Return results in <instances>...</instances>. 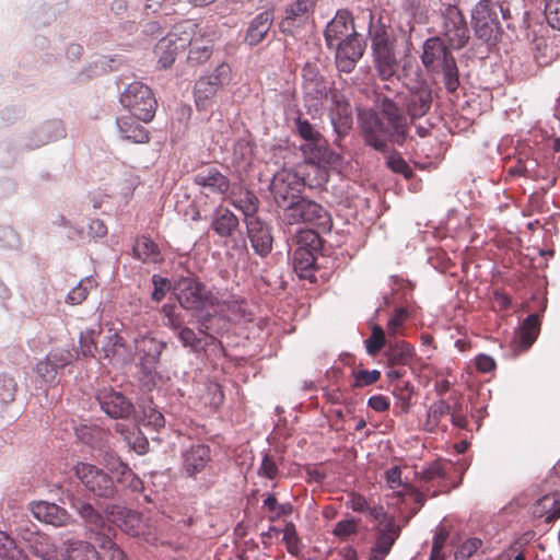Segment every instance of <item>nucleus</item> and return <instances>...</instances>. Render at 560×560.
Segmentation results:
<instances>
[{
  "label": "nucleus",
  "mask_w": 560,
  "mask_h": 560,
  "mask_svg": "<svg viewBox=\"0 0 560 560\" xmlns=\"http://www.w3.org/2000/svg\"><path fill=\"white\" fill-rule=\"evenodd\" d=\"M142 413L141 422L144 427L151 428L155 431L164 428L165 418L154 406L149 405L144 407Z\"/></svg>",
  "instance_id": "nucleus-52"
},
{
  "label": "nucleus",
  "mask_w": 560,
  "mask_h": 560,
  "mask_svg": "<svg viewBox=\"0 0 560 560\" xmlns=\"http://www.w3.org/2000/svg\"><path fill=\"white\" fill-rule=\"evenodd\" d=\"M100 560H128L124 550L113 542L108 537L102 539L100 544Z\"/></svg>",
  "instance_id": "nucleus-53"
},
{
  "label": "nucleus",
  "mask_w": 560,
  "mask_h": 560,
  "mask_svg": "<svg viewBox=\"0 0 560 560\" xmlns=\"http://www.w3.org/2000/svg\"><path fill=\"white\" fill-rule=\"evenodd\" d=\"M254 155L253 143L245 138L238 139L233 147V162L241 167L250 164Z\"/></svg>",
  "instance_id": "nucleus-43"
},
{
  "label": "nucleus",
  "mask_w": 560,
  "mask_h": 560,
  "mask_svg": "<svg viewBox=\"0 0 560 560\" xmlns=\"http://www.w3.org/2000/svg\"><path fill=\"white\" fill-rule=\"evenodd\" d=\"M501 8L497 2L480 0L471 10V25L478 38L485 42L495 40L500 34Z\"/></svg>",
  "instance_id": "nucleus-6"
},
{
  "label": "nucleus",
  "mask_w": 560,
  "mask_h": 560,
  "mask_svg": "<svg viewBox=\"0 0 560 560\" xmlns=\"http://www.w3.org/2000/svg\"><path fill=\"white\" fill-rule=\"evenodd\" d=\"M190 47L188 58L196 62H203L211 56V40H203V37L197 36Z\"/></svg>",
  "instance_id": "nucleus-46"
},
{
  "label": "nucleus",
  "mask_w": 560,
  "mask_h": 560,
  "mask_svg": "<svg viewBox=\"0 0 560 560\" xmlns=\"http://www.w3.org/2000/svg\"><path fill=\"white\" fill-rule=\"evenodd\" d=\"M319 231L312 228L306 230H300L295 237L298 247L310 248L312 252H316L320 247Z\"/></svg>",
  "instance_id": "nucleus-49"
},
{
  "label": "nucleus",
  "mask_w": 560,
  "mask_h": 560,
  "mask_svg": "<svg viewBox=\"0 0 560 560\" xmlns=\"http://www.w3.org/2000/svg\"><path fill=\"white\" fill-rule=\"evenodd\" d=\"M211 229L221 238H232L240 229V221L229 208L219 206L213 212Z\"/></svg>",
  "instance_id": "nucleus-24"
},
{
  "label": "nucleus",
  "mask_w": 560,
  "mask_h": 560,
  "mask_svg": "<svg viewBox=\"0 0 560 560\" xmlns=\"http://www.w3.org/2000/svg\"><path fill=\"white\" fill-rule=\"evenodd\" d=\"M230 67L221 63L217 67L213 74L200 78L195 84V102L198 109L206 110L210 106L211 100L218 92L221 84V77L226 75Z\"/></svg>",
  "instance_id": "nucleus-13"
},
{
  "label": "nucleus",
  "mask_w": 560,
  "mask_h": 560,
  "mask_svg": "<svg viewBox=\"0 0 560 560\" xmlns=\"http://www.w3.org/2000/svg\"><path fill=\"white\" fill-rule=\"evenodd\" d=\"M303 78V96L306 102H320L328 100L330 92L336 91L331 89L330 83L324 79L319 73L315 63L307 62L302 69Z\"/></svg>",
  "instance_id": "nucleus-9"
},
{
  "label": "nucleus",
  "mask_w": 560,
  "mask_h": 560,
  "mask_svg": "<svg viewBox=\"0 0 560 560\" xmlns=\"http://www.w3.org/2000/svg\"><path fill=\"white\" fill-rule=\"evenodd\" d=\"M532 513L536 518L552 523L560 518V499L557 494H546L534 503Z\"/></svg>",
  "instance_id": "nucleus-32"
},
{
  "label": "nucleus",
  "mask_w": 560,
  "mask_h": 560,
  "mask_svg": "<svg viewBox=\"0 0 560 560\" xmlns=\"http://www.w3.org/2000/svg\"><path fill=\"white\" fill-rule=\"evenodd\" d=\"M106 334L100 349V359L125 363L132 359V352L113 324H105Z\"/></svg>",
  "instance_id": "nucleus-10"
},
{
  "label": "nucleus",
  "mask_w": 560,
  "mask_h": 560,
  "mask_svg": "<svg viewBox=\"0 0 560 560\" xmlns=\"http://www.w3.org/2000/svg\"><path fill=\"white\" fill-rule=\"evenodd\" d=\"M120 103L138 120L148 122L154 117L156 100L150 88L141 82L130 83L121 93Z\"/></svg>",
  "instance_id": "nucleus-4"
},
{
  "label": "nucleus",
  "mask_w": 560,
  "mask_h": 560,
  "mask_svg": "<svg viewBox=\"0 0 560 560\" xmlns=\"http://www.w3.org/2000/svg\"><path fill=\"white\" fill-rule=\"evenodd\" d=\"M481 547V540L478 538L466 539L456 550V560H467Z\"/></svg>",
  "instance_id": "nucleus-64"
},
{
  "label": "nucleus",
  "mask_w": 560,
  "mask_h": 560,
  "mask_svg": "<svg viewBox=\"0 0 560 560\" xmlns=\"http://www.w3.org/2000/svg\"><path fill=\"white\" fill-rule=\"evenodd\" d=\"M115 431L119 433L127 445L138 454H143L148 448V440L136 425L116 423Z\"/></svg>",
  "instance_id": "nucleus-36"
},
{
  "label": "nucleus",
  "mask_w": 560,
  "mask_h": 560,
  "mask_svg": "<svg viewBox=\"0 0 560 560\" xmlns=\"http://www.w3.org/2000/svg\"><path fill=\"white\" fill-rule=\"evenodd\" d=\"M264 506L273 513V515L270 516L271 521L292 513V505L290 503L279 504L273 494H269L264 500Z\"/></svg>",
  "instance_id": "nucleus-59"
},
{
  "label": "nucleus",
  "mask_w": 560,
  "mask_h": 560,
  "mask_svg": "<svg viewBox=\"0 0 560 560\" xmlns=\"http://www.w3.org/2000/svg\"><path fill=\"white\" fill-rule=\"evenodd\" d=\"M385 480L387 483V487L396 490L398 488H402L399 491H396L397 497H404L408 492L412 491V488L405 483L401 479V469L399 466H393L389 469L385 471Z\"/></svg>",
  "instance_id": "nucleus-47"
},
{
  "label": "nucleus",
  "mask_w": 560,
  "mask_h": 560,
  "mask_svg": "<svg viewBox=\"0 0 560 560\" xmlns=\"http://www.w3.org/2000/svg\"><path fill=\"white\" fill-rule=\"evenodd\" d=\"M336 50V65L339 71L350 73L357 62L362 58L365 50V43L355 33L351 37L332 47Z\"/></svg>",
  "instance_id": "nucleus-11"
},
{
  "label": "nucleus",
  "mask_w": 560,
  "mask_h": 560,
  "mask_svg": "<svg viewBox=\"0 0 560 560\" xmlns=\"http://www.w3.org/2000/svg\"><path fill=\"white\" fill-rule=\"evenodd\" d=\"M175 292L182 307L186 310H200L206 302L205 287L192 278H180Z\"/></svg>",
  "instance_id": "nucleus-15"
},
{
  "label": "nucleus",
  "mask_w": 560,
  "mask_h": 560,
  "mask_svg": "<svg viewBox=\"0 0 560 560\" xmlns=\"http://www.w3.org/2000/svg\"><path fill=\"white\" fill-rule=\"evenodd\" d=\"M273 22V14L264 11L257 14L248 24L244 40L250 47L261 43L269 33Z\"/></svg>",
  "instance_id": "nucleus-26"
},
{
  "label": "nucleus",
  "mask_w": 560,
  "mask_h": 560,
  "mask_svg": "<svg viewBox=\"0 0 560 560\" xmlns=\"http://www.w3.org/2000/svg\"><path fill=\"white\" fill-rule=\"evenodd\" d=\"M315 252L310 248L298 247L293 253V267L301 278H310L315 265Z\"/></svg>",
  "instance_id": "nucleus-37"
},
{
  "label": "nucleus",
  "mask_w": 560,
  "mask_h": 560,
  "mask_svg": "<svg viewBox=\"0 0 560 560\" xmlns=\"http://www.w3.org/2000/svg\"><path fill=\"white\" fill-rule=\"evenodd\" d=\"M365 349L370 355L377 354L386 345L384 329L380 325H374L371 336L365 341Z\"/></svg>",
  "instance_id": "nucleus-51"
},
{
  "label": "nucleus",
  "mask_w": 560,
  "mask_h": 560,
  "mask_svg": "<svg viewBox=\"0 0 560 560\" xmlns=\"http://www.w3.org/2000/svg\"><path fill=\"white\" fill-rule=\"evenodd\" d=\"M538 317L536 315H529L524 320L517 335L520 348L522 350H527L536 340L538 335Z\"/></svg>",
  "instance_id": "nucleus-42"
},
{
  "label": "nucleus",
  "mask_w": 560,
  "mask_h": 560,
  "mask_svg": "<svg viewBox=\"0 0 560 560\" xmlns=\"http://www.w3.org/2000/svg\"><path fill=\"white\" fill-rule=\"evenodd\" d=\"M314 0H296L288 10L280 23L282 33L292 34L293 27L300 24L313 9Z\"/></svg>",
  "instance_id": "nucleus-31"
},
{
  "label": "nucleus",
  "mask_w": 560,
  "mask_h": 560,
  "mask_svg": "<svg viewBox=\"0 0 560 560\" xmlns=\"http://www.w3.org/2000/svg\"><path fill=\"white\" fill-rule=\"evenodd\" d=\"M110 471L116 475L117 482L126 485L135 492L142 490V481L126 464L117 462L112 465Z\"/></svg>",
  "instance_id": "nucleus-41"
},
{
  "label": "nucleus",
  "mask_w": 560,
  "mask_h": 560,
  "mask_svg": "<svg viewBox=\"0 0 560 560\" xmlns=\"http://www.w3.org/2000/svg\"><path fill=\"white\" fill-rule=\"evenodd\" d=\"M432 105V91L428 85L410 89L405 96V107L408 115L415 119L424 116Z\"/></svg>",
  "instance_id": "nucleus-23"
},
{
  "label": "nucleus",
  "mask_w": 560,
  "mask_h": 560,
  "mask_svg": "<svg viewBox=\"0 0 560 560\" xmlns=\"http://www.w3.org/2000/svg\"><path fill=\"white\" fill-rule=\"evenodd\" d=\"M182 469L190 478L202 472L211 462V450L206 444H192L182 451Z\"/></svg>",
  "instance_id": "nucleus-17"
},
{
  "label": "nucleus",
  "mask_w": 560,
  "mask_h": 560,
  "mask_svg": "<svg viewBox=\"0 0 560 560\" xmlns=\"http://www.w3.org/2000/svg\"><path fill=\"white\" fill-rule=\"evenodd\" d=\"M448 464L436 459L430 463L427 467H424L421 471L417 472V476L423 481H434L439 479H443L446 475V467Z\"/></svg>",
  "instance_id": "nucleus-50"
},
{
  "label": "nucleus",
  "mask_w": 560,
  "mask_h": 560,
  "mask_svg": "<svg viewBox=\"0 0 560 560\" xmlns=\"http://www.w3.org/2000/svg\"><path fill=\"white\" fill-rule=\"evenodd\" d=\"M96 399L102 410L112 418H127L133 411V405L112 387L100 389Z\"/></svg>",
  "instance_id": "nucleus-16"
},
{
  "label": "nucleus",
  "mask_w": 560,
  "mask_h": 560,
  "mask_svg": "<svg viewBox=\"0 0 560 560\" xmlns=\"http://www.w3.org/2000/svg\"><path fill=\"white\" fill-rule=\"evenodd\" d=\"M450 412L451 407L445 400L440 399L434 401L429 407L427 412L425 427L428 428V430H433L439 424L441 419Z\"/></svg>",
  "instance_id": "nucleus-45"
},
{
  "label": "nucleus",
  "mask_w": 560,
  "mask_h": 560,
  "mask_svg": "<svg viewBox=\"0 0 560 560\" xmlns=\"http://www.w3.org/2000/svg\"><path fill=\"white\" fill-rule=\"evenodd\" d=\"M110 516L112 521L127 534L131 536L142 534V517L138 512L116 506L110 512Z\"/></svg>",
  "instance_id": "nucleus-27"
},
{
  "label": "nucleus",
  "mask_w": 560,
  "mask_h": 560,
  "mask_svg": "<svg viewBox=\"0 0 560 560\" xmlns=\"http://www.w3.org/2000/svg\"><path fill=\"white\" fill-rule=\"evenodd\" d=\"M397 537L398 529L394 522H386L382 527H377V537L372 550V560L378 558L382 560L390 551Z\"/></svg>",
  "instance_id": "nucleus-30"
},
{
  "label": "nucleus",
  "mask_w": 560,
  "mask_h": 560,
  "mask_svg": "<svg viewBox=\"0 0 560 560\" xmlns=\"http://www.w3.org/2000/svg\"><path fill=\"white\" fill-rule=\"evenodd\" d=\"M136 351L140 357L141 368L147 372L151 373L165 348V343L156 340L155 338L143 336L135 339Z\"/></svg>",
  "instance_id": "nucleus-21"
},
{
  "label": "nucleus",
  "mask_w": 560,
  "mask_h": 560,
  "mask_svg": "<svg viewBox=\"0 0 560 560\" xmlns=\"http://www.w3.org/2000/svg\"><path fill=\"white\" fill-rule=\"evenodd\" d=\"M393 393L399 402L401 411L408 412L411 406V397L413 394L412 385H410L408 382L401 385H397Z\"/></svg>",
  "instance_id": "nucleus-58"
},
{
  "label": "nucleus",
  "mask_w": 560,
  "mask_h": 560,
  "mask_svg": "<svg viewBox=\"0 0 560 560\" xmlns=\"http://www.w3.org/2000/svg\"><path fill=\"white\" fill-rule=\"evenodd\" d=\"M30 511L36 520L55 527H65L74 523L73 517L65 508L52 502H32L30 504Z\"/></svg>",
  "instance_id": "nucleus-14"
},
{
  "label": "nucleus",
  "mask_w": 560,
  "mask_h": 560,
  "mask_svg": "<svg viewBox=\"0 0 560 560\" xmlns=\"http://www.w3.org/2000/svg\"><path fill=\"white\" fill-rule=\"evenodd\" d=\"M0 558L2 560H30L26 552L19 548L15 540L0 530Z\"/></svg>",
  "instance_id": "nucleus-40"
},
{
  "label": "nucleus",
  "mask_w": 560,
  "mask_h": 560,
  "mask_svg": "<svg viewBox=\"0 0 560 560\" xmlns=\"http://www.w3.org/2000/svg\"><path fill=\"white\" fill-rule=\"evenodd\" d=\"M166 36L172 37L173 43L184 50L197 36L203 37V33L197 23L187 20L176 24Z\"/></svg>",
  "instance_id": "nucleus-28"
},
{
  "label": "nucleus",
  "mask_w": 560,
  "mask_h": 560,
  "mask_svg": "<svg viewBox=\"0 0 560 560\" xmlns=\"http://www.w3.org/2000/svg\"><path fill=\"white\" fill-rule=\"evenodd\" d=\"M360 125L365 143L381 152L387 150L388 140L401 144L406 139L407 120L390 100L382 102L381 117L371 112L360 114Z\"/></svg>",
  "instance_id": "nucleus-2"
},
{
  "label": "nucleus",
  "mask_w": 560,
  "mask_h": 560,
  "mask_svg": "<svg viewBox=\"0 0 560 560\" xmlns=\"http://www.w3.org/2000/svg\"><path fill=\"white\" fill-rule=\"evenodd\" d=\"M329 100V118L335 132L341 137L348 133L353 124L352 108L339 91H331Z\"/></svg>",
  "instance_id": "nucleus-12"
},
{
  "label": "nucleus",
  "mask_w": 560,
  "mask_h": 560,
  "mask_svg": "<svg viewBox=\"0 0 560 560\" xmlns=\"http://www.w3.org/2000/svg\"><path fill=\"white\" fill-rule=\"evenodd\" d=\"M229 200L233 207L242 211L244 222L247 218H257L256 212L259 208L257 196L246 187L230 189Z\"/></svg>",
  "instance_id": "nucleus-25"
},
{
  "label": "nucleus",
  "mask_w": 560,
  "mask_h": 560,
  "mask_svg": "<svg viewBox=\"0 0 560 560\" xmlns=\"http://www.w3.org/2000/svg\"><path fill=\"white\" fill-rule=\"evenodd\" d=\"M75 476L93 495L112 498L116 493L113 478L102 468L89 463H78L74 467Z\"/></svg>",
  "instance_id": "nucleus-7"
},
{
  "label": "nucleus",
  "mask_w": 560,
  "mask_h": 560,
  "mask_svg": "<svg viewBox=\"0 0 560 560\" xmlns=\"http://www.w3.org/2000/svg\"><path fill=\"white\" fill-rule=\"evenodd\" d=\"M388 366L411 364L416 352L415 348L406 341L396 340L388 342L385 350Z\"/></svg>",
  "instance_id": "nucleus-29"
},
{
  "label": "nucleus",
  "mask_w": 560,
  "mask_h": 560,
  "mask_svg": "<svg viewBox=\"0 0 560 560\" xmlns=\"http://www.w3.org/2000/svg\"><path fill=\"white\" fill-rule=\"evenodd\" d=\"M135 256L143 262H156L160 258V250L153 240L140 236L133 245Z\"/></svg>",
  "instance_id": "nucleus-39"
},
{
  "label": "nucleus",
  "mask_w": 560,
  "mask_h": 560,
  "mask_svg": "<svg viewBox=\"0 0 560 560\" xmlns=\"http://www.w3.org/2000/svg\"><path fill=\"white\" fill-rule=\"evenodd\" d=\"M117 126L124 140L135 143H145L149 141V132L145 128L135 120L132 116H124L117 119Z\"/></svg>",
  "instance_id": "nucleus-33"
},
{
  "label": "nucleus",
  "mask_w": 560,
  "mask_h": 560,
  "mask_svg": "<svg viewBox=\"0 0 560 560\" xmlns=\"http://www.w3.org/2000/svg\"><path fill=\"white\" fill-rule=\"evenodd\" d=\"M245 224L254 252L260 257L268 256L273 243L270 226L258 217L247 218Z\"/></svg>",
  "instance_id": "nucleus-18"
},
{
  "label": "nucleus",
  "mask_w": 560,
  "mask_h": 560,
  "mask_svg": "<svg viewBox=\"0 0 560 560\" xmlns=\"http://www.w3.org/2000/svg\"><path fill=\"white\" fill-rule=\"evenodd\" d=\"M442 28L448 45L459 49L468 42V27L464 15L455 5H447L442 14Z\"/></svg>",
  "instance_id": "nucleus-8"
},
{
  "label": "nucleus",
  "mask_w": 560,
  "mask_h": 560,
  "mask_svg": "<svg viewBox=\"0 0 560 560\" xmlns=\"http://www.w3.org/2000/svg\"><path fill=\"white\" fill-rule=\"evenodd\" d=\"M444 77L445 88L448 92H454L459 85L458 71L455 59H448V62L440 67V70Z\"/></svg>",
  "instance_id": "nucleus-55"
},
{
  "label": "nucleus",
  "mask_w": 560,
  "mask_h": 560,
  "mask_svg": "<svg viewBox=\"0 0 560 560\" xmlns=\"http://www.w3.org/2000/svg\"><path fill=\"white\" fill-rule=\"evenodd\" d=\"M369 34L374 68L382 80H389L398 73L400 61L411 54L412 42L409 32L402 28H387L371 15Z\"/></svg>",
  "instance_id": "nucleus-1"
},
{
  "label": "nucleus",
  "mask_w": 560,
  "mask_h": 560,
  "mask_svg": "<svg viewBox=\"0 0 560 560\" xmlns=\"http://www.w3.org/2000/svg\"><path fill=\"white\" fill-rule=\"evenodd\" d=\"M179 50L182 49L173 43L172 37L165 36L160 39L155 46L159 67L163 69L171 67Z\"/></svg>",
  "instance_id": "nucleus-38"
},
{
  "label": "nucleus",
  "mask_w": 560,
  "mask_h": 560,
  "mask_svg": "<svg viewBox=\"0 0 560 560\" xmlns=\"http://www.w3.org/2000/svg\"><path fill=\"white\" fill-rule=\"evenodd\" d=\"M295 128L300 137L308 142L317 143L320 140L319 131L302 117L295 119Z\"/></svg>",
  "instance_id": "nucleus-57"
},
{
  "label": "nucleus",
  "mask_w": 560,
  "mask_h": 560,
  "mask_svg": "<svg viewBox=\"0 0 560 560\" xmlns=\"http://www.w3.org/2000/svg\"><path fill=\"white\" fill-rule=\"evenodd\" d=\"M409 317V313L407 308L399 307L395 311L392 317L387 323V334L389 336H396L399 332V329L404 326L406 320Z\"/></svg>",
  "instance_id": "nucleus-60"
},
{
  "label": "nucleus",
  "mask_w": 560,
  "mask_h": 560,
  "mask_svg": "<svg viewBox=\"0 0 560 560\" xmlns=\"http://www.w3.org/2000/svg\"><path fill=\"white\" fill-rule=\"evenodd\" d=\"M283 225L306 224L323 233H329L332 229V220L329 212L319 203L305 197H301L292 207L285 209L279 215Z\"/></svg>",
  "instance_id": "nucleus-3"
},
{
  "label": "nucleus",
  "mask_w": 560,
  "mask_h": 560,
  "mask_svg": "<svg viewBox=\"0 0 560 560\" xmlns=\"http://www.w3.org/2000/svg\"><path fill=\"white\" fill-rule=\"evenodd\" d=\"M545 15L551 27L560 30V0H544Z\"/></svg>",
  "instance_id": "nucleus-61"
},
{
  "label": "nucleus",
  "mask_w": 560,
  "mask_h": 560,
  "mask_svg": "<svg viewBox=\"0 0 560 560\" xmlns=\"http://www.w3.org/2000/svg\"><path fill=\"white\" fill-rule=\"evenodd\" d=\"M74 508L92 532L101 535L105 534L106 528H109L106 524L105 517L95 510L92 504L88 502H80L78 505H74Z\"/></svg>",
  "instance_id": "nucleus-35"
},
{
  "label": "nucleus",
  "mask_w": 560,
  "mask_h": 560,
  "mask_svg": "<svg viewBox=\"0 0 560 560\" xmlns=\"http://www.w3.org/2000/svg\"><path fill=\"white\" fill-rule=\"evenodd\" d=\"M100 334V328H90L80 335V350L84 357H94L98 351L96 338Z\"/></svg>",
  "instance_id": "nucleus-48"
},
{
  "label": "nucleus",
  "mask_w": 560,
  "mask_h": 560,
  "mask_svg": "<svg viewBox=\"0 0 560 560\" xmlns=\"http://www.w3.org/2000/svg\"><path fill=\"white\" fill-rule=\"evenodd\" d=\"M47 357L59 370L73 362L78 358V352L69 348H57L50 351Z\"/></svg>",
  "instance_id": "nucleus-54"
},
{
  "label": "nucleus",
  "mask_w": 560,
  "mask_h": 560,
  "mask_svg": "<svg viewBox=\"0 0 560 560\" xmlns=\"http://www.w3.org/2000/svg\"><path fill=\"white\" fill-rule=\"evenodd\" d=\"M453 58L439 37H430L424 42L421 60L427 69L438 72L440 67Z\"/></svg>",
  "instance_id": "nucleus-22"
},
{
  "label": "nucleus",
  "mask_w": 560,
  "mask_h": 560,
  "mask_svg": "<svg viewBox=\"0 0 560 560\" xmlns=\"http://www.w3.org/2000/svg\"><path fill=\"white\" fill-rule=\"evenodd\" d=\"M96 287V282L92 277L82 279L67 295V303L71 305L81 304L88 298L91 289Z\"/></svg>",
  "instance_id": "nucleus-44"
},
{
  "label": "nucleus",
  "mask_w": 560,
  "mask_h": 560,
  "mask_svg": "<svg viewBox=\"0 0 560 560\" xmlns=\"http://www.w3.org/2000/svg\"><path fill=\"white\" fill-rule=\"evenodd\" d=\"M303 184V178L293 170L282 168L278 171L269 186L277 208L285 212V209L292 207L302 197L300 191Z\"/></svg>",
  "instance_id": "nucleus-5"
},
{
  "label": "nucleus",
  "mask_w": 560,
  "mask_h": 560,
  "mask_svg": "<svg viewBox=\"0 0 560 560\" xmlns=\"http://www.w3.org/2000/svg\"><path fill=\"white\" fill-rule=\"evenodd\" d=\"M194 183L208 192L218 196H225L231 189L229 177L214 166L199 171L194 177Z\"/></svg>",
  "instance_id": "nucleus-20"
},
{
  "label": "nucleus",
  "mask_w": 560,
  "mask_h": 560,
  "mask_svg": "<svg viewBox=\"0 0 560 560\" xmlns=\"http://www.w3.org/2000/svg\"><path fill=\"white\" fill-rule=\"evenodd\" d=\"M353 377H354V387H364L368 385H372L376 383L381 377V372L378 370H359L353 371Z\"/></svg>",
  "instance_id": "nucleus-62"
},
{
  "label": "nucleus",
  "mask_w": 560,
  "mask_h": 560,
  "mask_svg": "<svg viewBox=\"0 0 560 560\" xmlns=\"http://www.w3.org/2000/svg\"><path fill=\"white\" fill-rule=\"evenodd\" d=\"M27 548L34 557L40 560L59 559L57 545L44 533L37 534L30 544H27Z\"/></svg>",
  "instance_id": "nucleus-34"
},
{
  "label": "nucleus",
  "mask_w": 560,
  "mask_h": 560,
  "mask_svg": "<svg viewBox=\"0 0 560 560\" xmlns=\"http://www.w3.org/2000/svg\"><path fill=\"white\" fill-rule=\"evenodd\" d=\"M36 372L44 382L52 383L56 381L58 368L46 357L45 360L37 363Z\"/></svg>",
  "instance_id": "nucleus-63"
},
{
  "label": "nucleus",
  "mask_w": 560,
  "mask_h": 560,
  "mask_svg": "<svg viewBox=\"0 0 560 560\" xmlns=\"http://www.w3.org/2000/svg\"><path fill=\"white\" fill-rule=\"evenodd\" d=\"M283 540L289 553L298 556L301 552V540L298 537L296 529L293 523H288L283 529Z\"/></svg>",
  "instance_id": "nucleus-56"
},
{
  "label": "nucleus",
  "mask_w": 560,
  "mask_h": 560,
  "mask_svg": "<svg viewBox=\"0 0 560 560\" xmlns=\"http://www.w3.org/2000/svg\"><path fill=\"white\" fill-rule=\"evenodd\" d=\"M355 33L350 13L348 11H337L336 15L328 22L324 36L326 45L332 48L338 42H343Z\"/></svg>",
  "instance_id": "nucleus-19"
}]
</instances>
